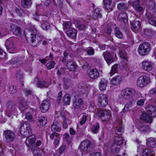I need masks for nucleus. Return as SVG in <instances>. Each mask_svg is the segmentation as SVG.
<instances>
[{
	"label": "nucleus",
	"instance_id": "c03bdc74",
	"mask_svg": "<svg viewBox=\"0 0 156 156\" xmlns=\"http://www.w3.org/2000/svg\"><path fill=\"white\" fill-rule=\"evenodd\" d=\"M71 100V96L69 94H66L63 97V101L66 105H69Z\"/></svg>",
	"mask_w": 156,
	"mask_h": 156
},
{
	"label": "nucleus",
	"instance_id": "864d4df0",
	"mask_svg": "<svg viewBox=\"0 0 156 156\" xmlns=\"http://www.w3.org/2000/svg\"><path fill=\"white\" fill-rule=\"evenodd\" d=\"M9 92L12 94H14L16 92V87L12 85H10L9 86Z\"/></svg>",
	"mask_w": 156,
	"mask_h": 156
},
{
	"label": "nucleus",
	"instance_id": "2eb2a0df",
	"mask_svg": "<svg viewBox=\"0 0 156 156\" xmlns=\"http://www.w3.org/2000/svg\"><path fill=\"white\" fill-rule=\"evenodd\" d=\"M153 66L152 62L148 60H145L142 62V68L147 72L151 71L153 69Z\"/></svg>",
	"mask_w": 156,
	"mask_h": 156
},
{
	"label": "nucleus",
	"instance_id": "de8ad7c7",
	"mask_svg": "<svg viewBox=\"0 0 156 156\" xmlns=\"http://www.w3.org/2000/svg\"><path fill=\"white\" fill-rule=\"evenodd\" d=\"M21 3L23 7L26 8L30 5L32 2L31 0H22Z\"/></svg>",
	"mask_w": 156,
	"mask_h": 156
},
{
	"label": "nucleus",
	"instance_id": "e2e57ef3",
	"mask_svg": "<svg viewBox=\"0 0 156 156\" xmlns=\"http://www.w3.org/2000/svg\"><path fill=\"white\" fill-rule=\"evenodd\" d=\"M87 120V116L86 115H83L81 118L80 121V124L81 125H82L86 122Z\"/></svg>",
	"mask_w": 156,
	"mask_h": 156
},
{
	"label": "nucleus",
	"instance_id": "c85d7f7f",
	"mask_svg": "<svg viewBox=\"0 0 156 156\" xmlns=\"http://www.w3.org/2000/svg\"><path fill=\"white\" fill-rule=\"evenodd\" d=\"M140 27V23L139 20L134 21L131 24V28L134 31L138 30Z\"/></svg>",
	"mask_w": 156,
	"mask_h": 156
},
{
	"label": "nucleus",
	"instance_id": "7ed1b4c3",
	"mask_svg": "<svg viewBox=\"0 0 156 156\" xmlns=\"http://www.w3.org/2000/svg\"><path fill=\"white\" fill-rule=\"evenodd\" d=\"M136 91L134 89L131 88H126L122 90L121 92V96L125 99H129L135 95Z\"/></svg>",
	"mask_w": 156,
	"mask_h": 156
},
{
	"label": "nucleus",
	"instance_id": "9d476101",
	"mask_svg": "<svg viewBox=\"0 0 156 156\" xmlns=\"http://www.w3.org/2000/svg\"><path fill=\"white\" fill-rule=\"evenodd\" d=\"M128 3L137 12H142L144 11L143 7L140 5L139 0H130Z\"/></svg>",
	"mask_w": 156,
	"mask_h": 156
},
{
	"label": "nucleus",
	"instance_id": "473e14b6",
	"mask_svg": "<svg viewBox=\"0 0 156 156\" xmlns=\"http://www.w3.org/2000/svg\"><path fill=\"white\" fill-rule=\"evenodd\" d=\"M51 83V82H48L44 81H39L37 86L38 87L40 88H47Z\"/></svg>",
	"mask_w": 156,
	"mask_h": 156
},
{
	"label": "nucleus",
	"instance_id": "c9c22d12",
	"mask_svg": "<svg viewBox=\"0 0 156 156\" xmlns=\"http://www.w3.org/2000/svg\"><path fill=\"white\" fill-rule=\"evenodd\" d=\"M100 128V125L98 123L91 125L90 128V130L94 133L97 134L99 131Z\"/></svg>",
	"mask_w": 156,
	"mask_h": 156
},
{
	"label": "nucleus",
	"instance_id": "72a5a7b5",
	"mask_svg": "<svg viewBox=\"0 0 156 156\" xmlns=\"http://www.w3.org/2000/svg\"><path fill=\"white\" fill-rule=\"evenodd\" d=\"M144 2H146V4L148 9H150L149 12H151V9H154L155 7V2L152 0H145Z\"/></svg>",
	"mask_w": 156,
	"mask_h": 156
},
{
	"label": "nucleus",
	"instance_id": "393cba45",
	"mask_svg": "<svg viewBox=\"0 0 156 156\" xmlns=\"http://www.w3.org/2000/svg\"><path fill=\"white\" fill-rule=\"evenodd\" d=\"M78 91L80 94H82L86 93L87 90V88L86 85L82 83H80L78 84Z\"/></svg>",
	"mask_w": 156,
	"mask_h": 156
},
{
	"label": "nucleus",
	"instance_id": "f704fd0d",
	"mask_svg": "<svg viewBox=\"0 0 156 156\" xmlns=\"http://www.w3.org/2000/svg\"><path fill=\"white\" fill-rule=\"evenodd\" d=\"M60 125L57 122L55 121L51 126V130L54 132H59L60 130Z\"/></svg>",
	"mask_w": 156,
	"mask_h": 156
},
{
	"label": "nucleus",
	"instance_id": "f8f14e48",
	"mask_svg": "<svg viewBox=\"0 0 156 156\" xmlns=\"http://www.w3.org/2000/svg\"><path fill=\"white\" fill-rule=\"evenodd\" d=\"M5 47L10 53H14L15 52V46L12 38H9L5 42Z\"/></svg>",
	"mask_w": 156,
	"mask_h": 156
},
{
	"label": "nucleus",
	"instance_id": "37998d69",
	"mask_svg": "<svg viewBox=\"0 0 156 156\" xmlns=\"http://www.w3.org/2000/svg\"><path fill=\"white\" fill-rule=\"evenodd\" d=\"M31 150L34 156H41V150L38 149L36 147H32Z\"/></svg>",
	"mask_w": 156,
	"mask_h": 156
},
{
	"label": "nucleus",
	"instance_id": "b1692460",
	"mask_svg": "<svg viewBox=\"0 0 156 156\" xmlns=\"http://www.w3.org/2000/svg\"><path fill=\"white\" fill-rule=\"evenodd\" d=\"M83 104V101L81 99H76L73 102V106L74 108L80 109Z\"/></svg>",
	"mask_w": 156,
	"mask_h": 156
},
{
	"label": "nucleus",
	"instance_id": "2f4dec72",
	"mask_svg": "<svg viewBox=\"0 0 156 156\" xmlns=\"http://www.w3.org/2000/svg\"><path fill=\"white\" fill-rule=\"evenodd\" d=\"M114 143L118 146H120L123 143V140L122 137L120 135L115 136L114 137Z\"/></svg>",
	"mask_w": 156,
	"mask_h": 156
},
{
	"label": "nucleus",
	"instance_id": "5701e85b",
	"mask_svg": "<svg viewBox=\"0 0 156 156\" xmlns=\"http://www.w3.org/2000/svg\"><path fill=\"white\" fill-rule=\"evenodd\" d=\"M6 112L8 113H12L15 110V104L12 102H8L6 104Z\"/></svg>",
	"mask_w": 156,
	"mask_h": 156
},
{
	"label": "nucleus",
	"instance_id": "bf43d9fd",
	"mask_svg": "<svg viewBox=\"0 0 156 156\" xmlns=\"http://www.w3.org/2000/svg\"><path fill=\"white\" fill-rule=\"evenodd\" d=\"M71 23L69 21H66L63 22V28L64 29H66L69 28L71 26Z\"/></svg>",
	"mask_w": 156,
	"mask_h": 156
},
{
	"label": "nucleus",
	"instance_id": "a19ab883",
	"mask_svg": "<svg viewBox=\"0 0 156 156\" xmlns=\"http://www.w3.org/2000/svg\"><path fill=\"white\" fill-rule=\"evenodd\" d=\"M11 30L12 31L14 34L16 36L20 35L21 33L20 27L15 25H14L13 29Z\"/></svg>",
	"mask_w": 156,
	"mask_h": 156
},
{
	"label": "nucleus",
	"instance_id": "c756f323",
	"mask_svg": "<svg viewBox=\"0 0 156 156\" xmlns=\"http://www.w3.org/2000/svg\"><path fill=\"white\" fill-rule=\"evenodd\" d=\"M47 122V118L44 116L40 117L38 118L37 122L38 126H45Z\"/></svg>",
	"mask_w": 156,
	"mask_h": 156
},
{
	"label": "nucleus",
	"instance_id": "20e7f679",
	"mask_svg": "<svg viewBox=\"0 0 156 156\" xmlns=\"http://www.w3.org/2000/svg\"><path fill=\"white\" fill-rule=\"evenodd\" d=\"M3 135L4 140L8 143L13 141L16 138L15 132L10 130L4 131Z\"/></svg>",
	"mask_w": 156,
	"mask_h": 156
},
{
	"label": "nucleus",
	"instance_id": "aec40b11",
	"mask_svg": "<svg viewBox=\"0 0 156 156\" xmlns=\"http://www.w3.org/2000/svg\"><path fill=\"white\" fill-rule=\"evenodd\" d=\"M146 110L152 117H155L156 116V107L155 106L149 105L146 108Z\"/></svg>",
	"mask_w": 156,
	"mask_h": 156
},
{
	"label": "nucleus",
	"instance_id": "a18cd8bd",
	"mask_svg": "<svg viewBox=\"0 0 156 156\" xmlns=\"http://www.w3.org/2000/svg\"><path fill=\"white\" fill-rule=\"evenodd\" d=\"M14 25H12L10 23H6L4 24V26L5 27V28L7 29V31L6 33L4 34V35H6L9 33V31L12 30L14 27Z\"/></svg>",
	"mask_w": 156,
	"mask_h": 156
},
{
	"label": "nucleus",
	"instance_id": "ddd939ff",
	"mask_svg": "<svg viewBox=\"0 0 156 156\" xmlns=\"http://www.w3.org/2000/svg\"><path fill=\"white\" fill-rule=\"evenodd\" d=\"M152 11H148L146 13V17L148 22L151 25L156 26V17L152 14Z\"/></svg>",
	"mask_w": 156,
	"mask_h": 156
},
{
	"label": "nucleus",
	"instance_id": "338daca9",
	"mask_svg": "<svg viewBox=\"0 0 156 156\" xmlns=\"http://www.w3.org/2000/svg\"><path fill=\"white\" fill-rule=\"evenodd\" d=\"M6 56V53L0 48V58H4Z\"/></svg>",
	"mask_w": 156,
	"mask_h": 156
},
{
	"label": "nucleus",
	"instance_id": "0e129e2a",
	"mask_svg": "<svg viewBox=\"0 0 156 156\" xmlns=\"http://www.w3.org/2000/svg\"><path fill=\"white\" fill-rule=\"evenodd\" d=\"M77 27L80 30H84L86 28V26L84 24L80 23H78Z\"/></svg>",
	"mask_w": 156,
	"mask_h": 156
},
{
	"label": "nucleus",
	"instance_id": "423d86ee",
	"mask_svg": "<svg viewBox=\"0 0 156 156\" xmlns=\"http://www.w3.org/2000/svg\"><path fill=\"white\" fill-rule=\"evenodd\" d=\"M150 78L146 76H141L140 77L137 81V85L139 87H143L146 86L150 82Z\"/></svg>",
	"mask_w": 156,
	"mask_h": 156
},
{
	"label": "nucleus",
	"instance_id": "a878e982",
	"mask_svg": "<svg viewBox=\"0 0 156 156\" xmlns=\"http://www.w3.org/2000/svg\"><path fill=\"white\" fill-rule=\"evenodd\" d=\"M66 33L67 35L71 38L74 39L76 37L77 31L74 28H70L66 31Z\"/></svg>",
	"mask_w": 156,
	"mask_h": 156
},
{
	"label": "nucleus",
	"instance_id": "6e6d98bb",
	"mask_svg": "<svg viewBox=\"0 0 156 156\" xmlns=\"http://www.w3.org/2000/svg\"><path fill=\"white\" fill-rule=\"evenodd\" d=\"M86 52L87 54L90 55H92L94 53V51L93 48L89 47L86 49Z\"/></svg>",
	"mask_w": 156,
	"mask_h": 156
},
{
	"label": "nucleus",
	"instance_id": "f3484780",
	"mask_svg": "<svg viewBox=\"0 0 156 156\" xmlns=\"http://www.w3.org/2000/svg\"><path fill=\"white\" fill-rule=\"evenodd\" d=\"M147 112L143 113L140 116V119L142 121L151 124L153 121L152 117Z\"/></svg>",
	"mask_w": 156,
	"mask_h": 156
},
{
	"label": "nucleus",
	"instance_id": "4be33fe9",
	"mask_svg": "<svg viewBox=\"0 0 156 156\" xmlns=\"http://www.w3.org/2000/svg\"><path fill=\"white\" fill-rule=\"evenodd\" d=\"M19 108L22 111H24L28 108V105L27 102L22 98L19 99Z\"/></svg>",
	"mask_w": 156,
	"mask_h": 156
},
{
	"label": "nucleus",
	"instance_id": "6ab92c4d",
	"mask_svg": "<svg viewBox=\"0 0 156 156\" xmlns=\"http://www.w3.org/2000/svg\"><path fill=\"white\" fill-rule=\"evenodd\" d=\"M50 104V102L47 100L43 101L40 107L41 111L43 112H46L49 108Z\"/></svg>",
	"mask_w": 156,
	"mask_h": 156
},
{
	"label": "nucleus",
	"instance_id": "1a4fd4ad",
	"mask_svg": "<svg viewBox=\"0 0 156 156\" xmlns=\"http://www.w3.org/2000/svg\"><path fill=\"white\" fill-rule=\"evenodd\" d=\"M112 1V0H103L104 9L108 12H111L114 8L115 4Z\"/></svg>",
	"mask_w": 156,
	"mask_h": 156
},
{
	"label": "nucleus",
	"instance_id": "ea45409f",
	"mask_svg": "<svg viewBox=\"0 0 156 156\" xmlns=\"http://www.w3.org/2000/svg\"><path fill=\"white\" fill-rule=\"evenodd\" d=\"M142 156H154V153L150 149H145L143 151Z\"/></svg>",
	"mask_w": 156,
	"mask_h": 156
},
{
	"label": "nucleus",
	"instance_id": "5fc2aeb1",
	"mask_svg": "<svg viewBox=\"0 0 156 156\" xmlns=\"http://www.w3.org/2000/svg\"><path fill=\"white\" fill-rule=\"evenodd\" d=\"M50 24L49 23L45 21L43 22L41 25V27L43 30H47L50 28Z\"/></svg>",
	"mask_w": 156,
	"mask_h": 156
},
{
	"label": "nucleus",
	"instance_id": "680f3d73",
	"mask_svg": "<svg viewBox=\"0 0 156 156\" xmlns=\"http://www.w3.org/2000/svg\"><path fill=\"white\" fill-rule=\"evenodd\" d=\"M59 134L56 132H54L51 134L50 135V138L53 140L54 139H56L57 137L58 136Z\"/></svg>",
	"mask_w": 156,
	"mask_h": 156
},
{
	"label": "nucleus",
	"instance_id": "cd10ccee",
	"mask_svg": "<svg viewBox=\"0 0 156 156\" xmlns=\"http://www.w3.org/2000/svg\"><path fill=\"white\" fill-rule=\"evenodd\" d=\"M118 19L125 23H126L128 22V17L126 12H122L120 13L118 17Z\"/></svg>",
	"mask_w": 156,
	"mask_h": 156
},
{
	"label": "nucleus",
	"instance_id": "e433bc0d",
	"mask_svg": "<svg viewBox=\"0 0 156 156\" xmlns=\"http://www.w3.org/2000/svg\"><path fill=\"white\" fill-rule=\"evenodd\" d=\"M67 66L70 71L74 70L77 68L76 65L72 61L68 62L67 63Z\"/></svg>",
	"mask_w": 156,
	"mask_h": 156
},
{
	"label": "nucleus",
	"instance_id": "79ce46f5",
	"mask_svg": "<svg viewBox=\"0 0 156 156\" xmlns=\"http://www.w3.org/2000/svg\"><path fill=\"white\" fill-rule=\"evenodd\" d=\"M114 32L116 37L119 39H122L123 37V34L120 30L118 27H116L114 29Z\"/></svg>",
	"mask_w": 156,
	"mask_h": 156
},
{
	"label": "nucleus",
	"instance_id": "4d7b16f0",
	"mask_svg": "<svg viewBox=\"0 0 156 156\" xmlns=\"http://www.w3.org/2000/svg\"><path fill=\"white\" fill-rule=\"evenodd\" d=\"M120 55L122 58L127 61V55L125 51L124 50H120Z\"/></svg>",
	"mask_w": 156,
	"mask_h": 156
},
{
	"label": "nucleus",
	"instance_id": "8fccbe9b",
	"mask_svg": "<svg viewBox=\"0 0 156 156\" xmlns=\"http://www.w3.org/2000/svg\"><path fill=\"white\" fill-rule=\"evenodd\" d=\"M117 68L118 66L117 64H115L112 66L111 71L110 73V76H112L117 72L118 70Z\"/></svg>",
	"mask_w": 156,
	"mask_h": 156
},
{
	"label": "nucleus",
	"instance_id": "4468645a",
	"mask_svg": "<svg viewBox=\"0 0 156 156\" xmlns=\"http://www.w3.org/2000/svg\"><path fill=\"white\" fill-rule=\"evenodd\" d=\"M87 73L90 77L93 80H96L99 77L100 73L96 69H92L88 70Z\"/></svg>",
	"mask_w": 156,
	"mask_h": 156
},
{
	"label": "nucleus",
	"instance_id": "3c124183",
	"mask_svg": "<svg viewBox=\"0 0 156 156\" xmlns=\"http://www.w3.org/2000/svg\"><path fill=\"white\" fill-rule=\"evenodd\" d=\"M25 118L30 122L35 121L34 118L33 117L31 113L30 112H27L26 113Z\"/></svg>",
	"mask_w": 156,
	"mask_h": 156
},
{
	"label": "nucleus",
	"instance_id": "774afa93",
	"mask_svg": "<svg viewBox=\"0 0 156 156\" xmlns=\"http://www.w3.org/2000/svg\"><path fill=\"white\" fill-rule=\"evenodd\" d=\"M43 144V143L41 140H37L35 144V146H34V147H39L41 146Z\"/></svg>",
	"mask_w": 156,
	"mask_h": 156
},
{
	"label": "nucleus",
	"instance_id": "052dcab7",
	"mask_svg": "<svg viewBox=\"0 0 156 156\" xmlns=\"http://www.w3.org/2000/svg\"><path fill=\"white\" fill-rule=\"evenodd\" d=\"M66 147V146L65 145H62L60 147L58 150V151L60 154H61L65 151Z\"/></svg>",
	"mask_w": 156,
	"mask_h": 156
},
{
	"label": "nucleus",
	"instance_id": "f257e3e1",
	"mask_svg": "<svg viewBox=\"0 0 156 156\" xmlns=\"http://www.w3.org/2000/svg\"><path fill=\"white\" fill-rule=\"evenodd\" d=\"M38 32L34 26H31L28 29L25 30L24 34L26 39L31 41V45L36 47L38 46L42 41V37L39 36L36 37Z\"/></svg>",
	"mask_w": 156,
	"mask_h": 156
},
{
	"label": "nucleus",
	"instance_id": "6e6552de",
	"mask_svg": "<svg viewBox=\"0 0 156 156\" xmlns=\"http://www.w3.org/2000/svg\"><path fill=\"white\" fill-rule=\"evenodd\" d=\"M91 144L90 141L85 140L81 142L79 148L82 151L85 152H90L92 148Z\"/></svg>",
	"mask_w": 156,
	"mask_h": 156
},
{
	"label": "nucleus",
	"instance_id": "0eeeda50",
	"mask_svg": "<svg viewBox=\"0 0 156 156\" xmlns=\"http://www.w3.org/2000/svg\"><path fill=\"white\" fill-rule=\"evenodd\" d=\"M97 115L100 117L103 121H108L111 117V112L106 110H99Z\"/></svg>",
	"mask_w": 156,
	"mask_h": 156
},
{
	"label": "nucleus",
	"instance_id": "58836bf2",
	"mask_svg": "<svg viewBox=\"0 0 156 156\" xmlns=\"http://www.w3.org/2000/svg\"><path fill=\"white\" fill-rule=\"evenodd\" d=\"M124 131L123 127L121 126V122L119 123V126H117L115 129V133L118 135H121Z\"/></svg>",
	"mask_w": 156,
	"mask_h": 156
},
{
	"label": "nucleus",
	"instance_id": "603ef678",
	"mask_svg": "<svg viewBox=\"0 0 156 156\" xmlns=\"http://www.w3.org/2000/svg\"><path fill=\"white\" fill-rule=\"evenodd\" d=\"M55 64V62L54 61H50L46 64V66L48 69H51L54 68Z\"/></svg>",
	"mask_w": 156,
	"mask_h": 156
},
{
	"label": "nucleus",
	"instance_id": "dca6fc26",
	"mask_svg": "<svg viewBox=\"0 0 156 156\" xmlns=\"http://www.w3.org/2000/svg\"><path fill=\"white\" fill-rule=\"evenodd\" d=\"M36 137L34 135H32L28 137L26 140V143L27 145L31 149L32 147H34L35 146V141Z\"/></svg>",
	"mask_w": 156,
	"mask_h": 156
},
{
	"label": "nucleus",
	"instance_id": "a211bd4d",
	"mask_svg": "<svg viewBox=\"0 0 156 156\" xmlns=\"http://www.w3.org/2000/svg\"><path fill=\"white\" fill-rule=\"evenodd\" d=\"M103 55L105 60L108 64H109L114 62L115 60V58L111 55V53L108 51L103 53Z\"/></svg>",
	"mask_w": 156,
	"mask_h": 156
},
{
	"label": "nucleus",
	"instance_id": "7c9ffc66",
	"mask_svg": "<svg viewBox=\"0 0 156 156\" xmlns=\"http://www.w3.org/2000/svg\"><path fill=\"white\" fill-rule=\"evenodd\" d=\"M101 9L99 8H97L94 10L92 15V18L94 19H96L98 17L100 18L101 16Z\"/></svg>",
	"mask_w": 156,
	"mask_h": 156
},
{
	"label": "nucleus",
	"instance_id": "412c9836",
	"mask_svg": "<svg viewBox=\"0 0 156 156\" xmlns=\"http://www.w3.org/2000/svg\"><path fill=\"white\" fill-rule=\"evenodd\" d=\"M108 82L107 80L104 78L101 79L99 83V89L102 91L105 90Z\"/></svg>",
	"mask_w": 156,
	"mask_h": 156
},
{
	"label": "nucleus",
	"instance_id": "09e8293b",
	"mask_svg": "<svg viewBox=\"0 0 156 156\" xmlns=\"http://www.w3.org/2000/svg\"><path fill=\"white\" fill-rule=\"evenodd\" d=\"M117 8L121 11H124L127 9V7L125 4L121 2L118 4Z\"/></svg>",
	"mask_w": 156,
	"mask_h": 156
},
{
	"label": "nucleus",
	"instance_id": "13d9d810",
	"mask_svg": "<svg viewBox=\"0 0 156 156\" xmlns=\"http://www.w3.org/2000/svg\"><path fill=\"white\" fill-rule=\"evenodd\" d=\"M16 14L20 16H22L24 14V12L23 10L20 8L16 9Z\"/></svg>",
	"mask_w": 156,
	"mask_h": 156
},
{
	"label": "nucleus",
	"instance_id": "f03ea898",
	"mask_svg": "<svg viewBox=\"0 0 156 156\" xmlns=\"http://www.w3.org/2000/svg\"><path fill=\"white\" fill-rule=\"evenodd\" d=\"M151 49L150 44L148 42H145L139 45L138 51L141 56H145L149 54Z\"/></svg>",
	"mask_w": 156,
	"mask_h": 156
},
{
	"label": "nucleus",
	"instance_id": "69168bd1",
	"mask_svg": "<svg viewBox=\"0 0 156 156\" xmlns=\"http://www.w3.org/2000/svg\"><path fill=\"white\" fill-rule=\"evenodd\" d=\"M145 101V100L144 99H140L137 101L136 104L139 106H142L143 105Z\"/></svg>",
	"mask_w": 156,
	"mask_h": 156
},
{
	"label": "nucleus",
	"instance_id": "49530a36",
	"mask_svg": "<svg viewBox=\"0 0 156 156\" xmlns=\"http://www.w3.org/2000/svg\"><path fill=\"white\" fill-rule=\"evenodd\" d=\"M140 131L142 132H146L149 130V127L148 126L141 124L139 127Z\"/></svg>",
	"mask_w": 156,
	"mask_h": 156
},
{
	"label": "nucleus",
	"instance_id": "bb28decb",
	"mask_svg": "<svg viewBox=\"0 0 156 156\" xmlns=\"http://www.w3.org/2000/svg\"><path fill=\"white\" fill-rule=\"evenodd\" d=\"M146 143L149 147L154 148L156 145V139L152 137L149 138L147 140Z\"/></svg>",
	"mask_w": 156,
	"mask_h": 156
},
{
	"label": "nucleus",
	"instance_id": "39448f33",
	"mask_svg": "<svg viewBox=\"0 0 156 156\" xmlns=\"http://www.w3.org/2000/svg\"><path fill=\"white\" fill-rule=\"evenodd\" d=\"M21 134L25 136H27L32 133V130L29 124L25 123L21 126L20 128Z\"/></svg>",
	"mask_w": 156,
	"mask_h": 156
},
{
	"label": "nucleus",
	"instance_id": "9b49d317",
	"mask_svg": "<svg viewBox=\"0 0 156 156\" xmlns=\"http://www.w3.org/2000/svg\"><path fill=\"white\" fill-rule=\"evenodd\" d=\"M108 97L105 94H100L98 97V105L101 107L105 106L108 103Z\"/></svg>",
	"mask_w": 156,
	"mask_h": 156
},
{
	"label": "nucleus",
	"instance_id": "4c0bfd02",
	"mask_svg": "<svg viewBox=\"0 0 156 156\" xmlns=\"http://www.w3.org/2000/svg\"><path fill=\"white\" fill-rule=\"evenodd\" d=\"M121 80V77L119 76H116L112 78L110 81V83L112 85H117L119 84Z\"/></svg>",
	"mask_w": 156,
	"mask_h": 156
}]
</instances>
